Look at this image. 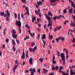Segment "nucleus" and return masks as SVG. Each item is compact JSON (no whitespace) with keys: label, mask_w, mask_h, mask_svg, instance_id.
Masks as SVG:
<instances>
[{"label":"nucleus","mask_w":75,"mask_h":75,"mask_svg":"<svg viewBox=\"0 0 75 75\" xmlns=\"http://www.w3.org/2000/svg\"><path fill=\"white\" fill-rule=\"evenodd\" d=\"M42 2H41V1H39V2H38V1L37 2V4H38L39 6H40V4H42Z\"/></svg>","instance_id":"obj_12"},{"label":"nucleus","mask_w":75,"mask_h":75,"mask_svg":"<svg viewBox=\"0 0 75 75\" xmlns=\"http://www.w3.org/2000/svg\"><path fill=\"white\" fill-rule=\"evenodd\" d=\"M12 36L13 35H15L16 34V32L15 31V30H13V31H12Z\"/></svg>","instance_id":"obj_7"},{"label":"nucleus","mask_w":75,"mask_h":75,"mask_svg":"<svg viewBox=\"0 0 75 75\" xmlns=\"http://www.w3.org/2000/svg\"><path fill=\"white\" fill-rule=\"evenodd\" d=\"M25 8L26 10V11L27 13H29V11L28 10V9H29V8H28L26 6Z\"/></svg>","instance_id":"obj_10"},{"label":"nucleus","mask_w":75,"mask_h":75,"mask_svg":"<svg viewBox=\"0 0 75 75\" xmlns=\"http://www.w3.org/2000/svg\"><path fill=\"white\" fill-rule=\"evenodd\" d=\"M20 14H18V20H20Z\"/></svg>","instance_id":"obj_17"},{"label":"nucleus","mask_w":75,"mask_h":75,"mask_svg":"<svg viewBox=\"0 0 75 75\" xmlns=\"http://www.w3.org/2000/svg\"><path fill=\"white\" fill-rule=\"evenodd\" d=\"M16 25L17 26H18V27H21V24L20 21H16Z\"/></svg>","instance_id":"obj_1"},{"label":"nucleus","mask_w":75,"mask_h":75,"mask_svg":"<svg viewBox=\"0 0 75 75\" xmlns=\"http://www.w3.org/2000/svg\"><path fill=\"white\" fill-rule=\"evenodd\" d=\"M67 21H68L67 20L65 21L64 23V24H65V25H66V24H67Z\"/></svg>","instance_id":"obj_57"},{"label":"nucleus","mask_w":75,"mask_h":75,"mask_svg":"<svg viewBox=\"0 0 75 75\" xmlns=\"http://www.w3.org/2000/svg\"><path fill=\"white\" fill-rule=\"evenodd\" d=\"M55 1H57V0H50V3H52L55 2Z\"/></svg>","instance_id":"obj_16"},{"label":"nucleus","mask_w":75,"mask_h":75,"mask_svg":"<svg viewBox=\"0 0 75 75\" xmlns=\"http://www.w3.org/2000/svg\"><path fill=\"white\" fill-rule=\"evenodd\" d=\"M12 49H13V51L14 52H15V51H16V49L15 47H14V45H13V47L12 48Z\"/></svg>","instance_id":"obj_18"},{"label":"nucleus","mask_w":75,"mask_h":75,"mask_svg":"<svg viewBox=\"0 0 75 75\" xmlns=\"http://www.w3.org/2000/svg\"><path fill=\"white\" fill-rule=\"evenodd\" d=\"M3 16H4L5 17H6V16H7V15L6 14H4V15H3Z\"/></svg>","instance_id":"obj_61"},{"label":"nucleus","mask_w":75,"mask_h":75,"mask_svg":"<svg viewBox=\"0 0 75 75\" xmlns=\"http://www.w3.org/2000/svg\"><path fill=\"white\" fill-rule=\"evenodd\" d=\"M74 42H75V39L74 37H73V43H74Z\"/></svg>","instance_id":"obj_51"},{"label":"nucleus","mask_w":75,"mask_h":75,"mask_svg":"<svg viewBox=\"0 0 75 75\" xmlns=\"http://www.w3.org/2000/svg\"><path fill=\"white\" fill-rule=\"evenodd\" d=\"M62 58V60L63 61V62H65V57H61Z\"/></svg>","instance_id":"obj_23"},{"label":"nucleus","mask_w":75,"mask_h":75,"mask_svg":"<svg viewBox=\"0 0 75 75\" xmlns=\"http://www.w3.org/2000/svg\"><path fill=\"white\" fill-rule=\"evenodd\" d=\"M16 42L18 44H19V41H18V40L16 39Z\"/></svg>","instance_id":"obj_56"},{"label":"nucleus","mask_w":75,"mask_h":75,"mask_svg":"<svg viewBox=\"0 0 75 75\" xmlns=\"http://www.w3.org/2000/svg\"><path fill=\"white\" fill-rule=\"evenodd\" d=\"M8 17H7L6 18V20L7 21H8V20H9V18H8Z\"/></svg>","instance_id":"obj_50"},{"label":"nucleus","mask_w":75,"mask_h":75,"mask_svg":"<svg viewBox=\"0 0 75 75\" xmlns=\"http://www.w3.org/2000/svg\"><path fill=\"white\" fill-rule=\"evenodd\" d=\"M46 37V36H45V34H44L42 35L41 38V39L42 40H44V39H45Z\"/></svg>","instance_id":"obj_6"},{"label":"nucleus","mask_w":75,"mask_h":75,"mask_svg":"<svg viewBox=\"0 0 75 75\" xmlns=\"http://www.w3.org/2000/svg\"><path fill=\"white\" fill-rule=\"evenodd\" d=\"M60 38H59H59H56V41H57V43H58V42H59V39Z\"/></svg>","instance_id":"obj_15"},{"label":"nucleus","mask_w":75,"mask_h":75,"mask_svg":"<svg viewBox=\"0 0 75 75\" xmlns=\"http://www.w3.org/2000/svg\"><path fill=\"white\" fill-rule=\"evenodd\" d=\"M53 57L52 59V60H54L55 59V56H54V54H53Z\"/></svg>","instance_id":"obj_45"},{"label":"nucleus","mask_w":75,"mask_h":75,"mask_svg":"<svg viewBox=\"0 0 75 75\" xmlns=\"http://www.w3.org/2000/svg\"><path fill=\"white\" fill-rule=\"evenodd\" d=\"M57 28H55L54 29V32H56V31H57Z\"/></svg>","instance_id":"obj_59"},{"label":"nucleus","mask_w":75,"mask_h":75,"mask_svg":"<svg viewBox=\"0 0 75 75\" xmlns=\"http://www.w3.org/2000/svg\"><path fill=\"white\" fill-rule=\"evenodd\" d=\"M36 20V17H34L32 18V21L33 23H34V20Z\"/></svg>","instance_id":"obj_13"},{"label":"nucleus","mask_w":75,"mask_h":75,"mask_svg":"<svg viewBox=\"0 0 75 75\" xmlns=\"http://www.w3.org/2000/svg\"><path fill=\"white\" fill-rule=\"evenodd\" d=\"M63 13H67V10H63Z\"/></svg>","instance_id":"obj_48"},{"label":"nucleus","mask_w":75,"mask_h":75,"mask_svg":"<svg viewBox=\"0 0 75 75\" xmlns=\"http://www.w3.org/2000/svg\"><path fill=\"white\" fill-rule=\"evenodd\" d=\"M57 62L54 61V60H52V63L53 64H55Z\"/></svg>","instance_id":"obj_46"},{"label":"nucleus","mask_w":75,"mask_h":75,"mask_svg":"<svg viewBox=\"0 0 75 75\" xmlns=\"http://www.w3.org/2000/svg\"><path fill=\"white\" fill-rule=\"evenodd\" d=\"M42 41L43 42L44 45H46V42H45V40H42Z\"/></svg>","instance_id":"obj_41"},{"label":"nucleus","mask_w":75,"mask_h":75,"mask_svg":"<svg viewBox=\"0 0 75 75\" xmlns=\"http://www.w3.org/2000/svg\"><path fill=\"white\" fill-rule=\"evenodd\" d=\"M61 70H62V69L60 67L59 71V72L62 73V74H63V73H64V72H63V71H61Z\"/></svg>","instance_id":"obj_26"},{"label":"nucleus","mask_w":75,"mask_h":75,"mask_svg":"<svg viewBox=\"0 0 75 75\" xmlns=\"http://www.w3.org/2000/svg\"><path fill=\"white\" fill-rule=\"evenodd\" d=\"M62 15H60L59 16H57V19H58L59 18H61V17H62Z\"/></svg>","instance_id":"obj_32"},{"label":"nucleus","mask_w":75,"mask_h":75,"mask_svg":"<svg viewBox=\"0 0 75 75\" xmlns=\"http://www.w3.org/2000/svg\"><path fill=\"white\" fill-rule=\"evenodd\" d=\"M70 3H71V5L72 7H73L74 8H75V4H74V2H73L72 1H71V2Z\"/></svg>","instance_id":"obj_5"},{"label":"nucleus","mask_w":75,"mask_h":75,"mask_svg":"<svg viewBox=\"0 0 75 75\" xmlns=\"http://www.w3.org/2000/svg\"><path fill=\"white\" fill-rule=\"evenodd\" d=\"M62 75H67V73L64 72V73H62Z\"/></svg>","instance_id":"obj_49"},{"label":"nucleus","mask_w":75,"mask_h":75,"mask_svg":"<svg viewBox=\"0 0 75 75\" xmlns=\"http://www.w3.org/2000/svg\"><path fill=\"white\" fill-rule=\"evenodd\" d=\"M64 50H65L66 54H68V50L65 48L64 49Z\"/></svg>","instance_id":"obj_42"},{"label":"nucleus","mask_w":75,"mask_h":75,"mask_svg":"<svg viewBox=\"0 0 75 75\" xmlns=\"http://www.w3.org/2000/svg\"><path fill=\"white\" fill-rule=\"evenodd\" d=\"M40 71H41V69H38V73H39V74H40Z\"/></svg>","instance_id":"obj_39"},{"label":"nucleus","mask_w":75,"mask_h":75,"mask_svg":"<svg viewBox=\"0 0 75 75\" xmlns=\"http://www.w3.org/2000/svg\"><path fill=\"white\" fill-rule=\"evenodd\" d=\"M29 38H30L29 37L26 36V38H24V40H26L27 39H29Z\"/></svg>","instance_id":"obj_29"},{"label":"nucleus","mask_w":75,"mask_h":75,"mask_svg":"<svg viewBox=\"0 0 75 75\" xmlns=\"http://www.w3.org/2000/svg\"><path fill=\"white\" fill-rule=\"evenodd\" d=\"M17 64H15V66L13 68V69H16V68H17Z\"/></svg>","instance_id":"obj_44"},{"label":"nucleus","mask_w":75,"mask_h":75,"mask_svg":"<svg viewBox=\"0 0 75 75\" xmlns=\"http://www.w3.org/2000/svg\"><path fill=\"white\" fill-rule=\"evenodd\" d=\"M72 10H73L72 8H71L68 11L69 14H71H71L72 13Z\"/></svg>","instance_id":"obj_9"},{"label":"nucleus","mask_w":75,"mask_h":75,"mask_svg":"<svg viewBox=\"0 0 75 75\" xmlns=\"http://www.w3.org/2000/svg\"><path fill=\"white\" fill-rule=\"evenodd\" d=\"M6 13L8 17H10V13H9V12H8V9L7 10Z\"/></svg>","instance_id":"obj_11"},{"label":"nucleus","mask_w":75,"mask_h":75,"mask_svg":"<svg viewBox=\"0 0 75 75\" xmlns=\"http://www.w3.org/2000/svg\"><path fill=\"white\" fill-rule=\"evenodd\" d=\"M21 27H18L19 30V33H21V29L20 28Z\"/></svg>","instance_id":"obj_35"},{"label":"nucleus","mask_w":75,"mask_h":75,"mask_svg":"<svg viewBox=\"0 0 75 75\" xmlns=\"http://www.w3.org/2000/svg\"><path fill=\"white\" fill-rule=\"evenodd\" d=\"M26 57L27 58H28V53H26Z\"/></svg>","instance_id":"obj_63"},{"label":"nucleus","mask_w":75,"mask_h":75,"mask_svg":"<svg viewBox=\"0 0 75 75\" xmlns=\"http://www.w3.org/2000/svg\"><path fill=\"white\" fill-rule=\"evenodd\" d=\"M32 59H33L32 58V57H31L29 59V63L31 65V64H32V62H33Z\"/></svg>","instance_id":"obj_4"},{"label":"nucleus","mask_w":75,"mask_h":75,"mask_svg":"<svg viewBox=\"0 0 75 75\" xmlns=\"http://www.w3.org/2000/svg\"><path fill=\"white\" fill-rule=\"evenodd\" d=\"M73 20L74 21H75V16H74V17L73 18Z\"/></svg>","instance_id":"obj_64"},{"label":"nucleus","mask_w":75,"mask_h":75,"mask_svg":"<svg viewBox=\"0 0 75 75\" xmlns=\"http://www.w3.org/2000/svg\"><path fill=\"white\" fill-rule=\"evenodd\" d=\"M27 72H28V69L25 70V73H27Z\"/></svg>","instance_id":"obj_60"},{"label":"nucleus","mask_w":75,"mask_h":75,"mask_svg":"<svg viewBox=\"0 0 75 75\" xmlns=\"http://www.w3.org/2000/svg\"><path fill=\"white\" fill-rule=\"evenodd\" d=\"M43 70L45 72V73H47V72L48 71V70L45 69L44 68H43Z\"/></svg>","instance_id":"obj_20"},{"label":"nucleus","mask_w":75,"mask_h":75,"mask_svg":"<svg viewBox=\"0 0 75 75\" xmlns=\"http://www.w3.org/2000/svg\"><path fill=\"white\" fill-rule=\"evenodd\" d=\"M33 49L34 50V51H35V50H37V46H35Z\"/></svg>","instance_id":"obj_36"},{"label":"nucleus","mask_w":75,"mask_h":75,"mask_svg":"<svg viewBox=\"0 0 75 75\" xmlns=\"http://www.w3.org/2000/svg\"><path fill=\"white\" fill-rule=\"evenodd\" d=\"M56 51H57V55L58 57H59V56L60 55V53H59V52H58V51H57V50H56Z\"/></svg>","instance_id":"obj_27"},{"label":"nucleus","mask_w":75,"mask_h":75,"mask_svg":"<svg viewBox=\"0 0 75 75\" xmlns=\"http://www.w3.org/2000/svg\"><path fill=\"white\" fill-rule=\"evenodd\" d=\"M12 36L13 37V38H16L17 37V35H13V36Z\"/></svg>","instance_id":"obj_30"},{"label":"nucleus","mask_w":75,"mask_h":75,"mask_svg":"<svg viewBox=\"0 0 75 75\" xmlns=\"http://www.w3.org/2000/svg\"><path fill=\"white\" fill-rule=\"evenodd\" d=\"M34 72H33V71H32V72H31V75H34Z\"/></svg>","instance_id":"obj_54"},{"label":"nucleus","mask_w":75,"mask_h":75,"mask_svg":"<svg viewBox=\"0 0 75 75\" xmlns=\"http://www.w3.org/2000/svg\"><path fill=\"white\" fill-rule=\"evenodd\" d=\"M46 18L48 20H51V17L50 16H47V18Z\"/></svg>","instance_id":"obj_28"},{"label":"nucleus","mask_w":75,"mask_h":75,"mask_svg":"<svg viewBox=\"0 0 75 75\" xmlns=\"http://www.w3.org/2000/svg\"><path fill=\"white\" fill-rule=\"evenodd\" d=\"M32 70H33V71L34 72H36V71L35 70V68H33Z\"/></svg>","instance_id":"obj_43"},{"label":"nucleus","mask_w":75,"mask_h":75,"mask_svg":"<svg viewBox=\"0 0 75 75\" xmlns=\"http://www.w3.org/2000/svg\"><path fill=\"white\" fill-rule=\"evenodd\" d=\"M55 69H56V71H57L58 69V68H59V67L58 66H56L55 67Z\"/></svg>","instance_id":"obj_33"},{"label":"nucleus","mask_w":75,"mask_h":75,"mask_svg":"<svg viewBox=\"0 0 75 75\" xmlns=\"http://www.w3.org/2000/svg\"><path fill=\"white\" fill-rule=\"evenodd\" d=\"M52 71H53V70L55 71V67H54V66L53 65H52Z\"/></svg>","instance_id":"obj_24"},{"label":"nucleus","mask_w":75,"mask_h":75,"mask_svg":"<svg viewBox=\"0 0 75 75\" xmlns=\"http://www.w3.org/2000/svg\"><path fill=\"white\" fill-rule=\"evenodd\" d=\"M29 50L30 52H33L34 51V50H33V49L31 48H29Z\"/></svg>","instance_id":"obj_14"},{"label":"nucleus","mask_w":75,"mask_h":75,"mask_svg":"<svg viewBox=\"0 0 75 75\" xmlns=\"http://www.w3.org/2000/svg\"><path fill=\"white\" fill-rule=\"evenodd\" d=\"M14 14L15 18H17V14L15 13H14Z\"/></svg>","instance_id":"obj_37"},{"label":"nucleus","mask_w":75,"mask_h":75,"mask_svg":"<svg viewBox=\"0 0 75 75\" xmlns=\"http://www.w3.org/2000/svg\"><path fill=\"white\" fill-rule=\"evenodd\" d=\"M0 14L1 16H3L4 14V12H1L0 13Z\"/></svg>","instance_id":"obj_22"},{"label":"nucleus","mask_w":75,"mask_h":75,"mask_svg":"<svg viewBox=\"0 0 75 75\" xmlns=\"http://www.w3.org/2000/svg\"><path fill=\"white\" fill-rule=\"evenodd\" d=\"M57 28L58 30H59L60 28H61V26L60 25L59 27H57Z\"/></svg>","instance_id":"obj_34"},{"label":"nucleus","mask_w":75,"mask_h":75,"mask_svg":"<svg viewBox=\"0 0 75 75\" xmlns=\"http://www.w3.org/2000/svg\"><path fill=\"white\" fill-rule=\"evenodd\" d=\"M30 35H31V37H33V38H34V36L33 35V34L32 33H30Z\"/></svg>","instance_id":"obj_53"},{"label":"nucleus","mask_w":75,"mask_h":75,"mask_svg":"<svg viewBox=\"0 0 75 75\" xmlns=\"http://www.w3.org/2000/svg\"><path fill=\"white\" fill-rule=\"evenodd\" d=\"M72 66L70 67H69L70 70V74H74V75H75V72H74L72 70Z\"/></svg>","instance_id":"obj_2"},{"label":"nucleus","mask_w":75,"mask_h":75,"mask_svg":"<svg viewBox=\"0 0 75 75\" xmlns=\"http://www.w3.org/2000/svg\"><path fill=\"white\" fill-rule=\"evenodd\" d=\"M40 18H38L37 19V22H40Z\"/></svg>","instance_id":"obj_62"},{"label":"nucleus","mask_w":75,"mask_h":75,"mask_svg":"<svg viewBox=\"0 0 75 75\" xmlns=\"http://www.w3.org/2000/svg\"><path fill=\"white\" fill-rule=\"evenodd\" d=\"M6 42H8V41H9V40H8V38H7L6 39Z\"/></svg>","instance_id":"obj_40"},{"label":"nucleus","mask_w":75,"mask_h":75,"mask_svg":"<svg viewBox=\"0 0 75 75\" xmlns=\"http://www.w3.org/2000/svg\"><path fill=\"white\" fill-rule=\"evenodd\" d=\"M52 18L53 19V20H54V21H55V20H57V16H54L53 18Z\"/></svg>","instance_id":"obj_19"},{"label":"nucleus","mask_w":75,"mask_h":75,"mask_svg":"<svg viewBox=\"0 0 75 75\" xmlns=\"http://www.w3.org/2000/svg\"><path fill=\"white\" fill-rule=\"evenodd\" d=\"M2 46H3V49H4V48H5V45L4 44L3 45H2Z\"/></svg>","instance_id":"obj_58"},{"label":"nucleus","mask_w":75,"mask_h":75,"mask_svg":"<svg viewBox=\"0 0 75 75\" xmlns=\"http://www.w3.org/2000/svg\"><path fill=\"white\" fill-rule=\"evenodd\" d=\"M29 71H30V72H33V69L31 68H30L29 69Z\"/></svg>","instance_id":"obj_55"},{"label":"nucleus","mask_w":75,"mask_h":75,"mask_svg":"<svg viewBox=\"0 0 75 75\" xmlns=\"http://www.w3.org/2000/svg\"><path fill=\"white\" fill-rule=\"evenodd\" d=\"M39 61H40V62L41 63H42V62H43V60H44L43 59H42L41 58H40L39 59Z\"/></svg>","instance_id":"obj_31"},{"label":"nucleus","mask_w":75,"mask_h":75,"mask_svg":"<svg viewBox=\"0 0 75 75\" xmlns=\"http://www.w3.org/2000/svg\"><path fill=\"white\" fill-rule=\"evenodd\" d=\"M59 38H60V39H61V40H62V41H64V40H65V39L64 38H62L61 36L59 37Z\"/></svg>","instance_id":"obj_21"},{"label":"nucleus","mask_w":75,"mask_h":75,"mask_svg":"<svg viewBox=\"0 0 75 75\" xmlns=\"http://www.w3.org/2000/svg\"><path fill=\"white\" fill-rule=\"evenodd\" d=\"M35 45V43L33 42L32 43L31 45L32 47H34V45Z\"/></svg>","instance_id":"obj_38"},{"label":"nucleus","mask_w":75,"mask_h":75,"mask_svg":"<svg viewBox=\"0 0 75 75\" xmlns=\"http://www.w3.org/2000/svg\"><path fill=\"white\" fill-rule=\"evenodd\" d=\"M24 58H25L24 56L22 55L21 56V58H22V59H24Z\"/></svg>","instance_id":"obj_47"},{"label":"nucleus","mask_w":75,"mask_h":75,"mask_svg":"<svg viewBox=\"0 0 75 75\" xmlns=\"http://www.w3.org/2000/svg\"><path fill=\"white\" fill-rule=\"evenodd\" d=\"M17 62H18V60H16V61L15 62L16 65H17Z\"/></svg>","instance_id":"obj_52"},{"label":"nucleus","mask_w":75,"mask_h":75,"mask_svg":"<svg viewBox=\"0 0 75 75\" xmlns=\"http://www.w3.org/2000/svg\"><path fill=\"white\" fill-rule=\"evenodd\" d=\"M48 16H49V17H50V16L51 17H52V13H51V12L50 11H49L48 13V14H47Z\"/></svg>","instance_id":"obj_3"},{"label":"nucleus","mask_w":75,"mask_h":75,"mask_svg":"<svg viewBox=\"0 0 75 75\" xmlns=\"http://www.w3.org/2000/svg\"><path fill=\"white\" fill-rule=\"evenodd\" d=\"M70 25H71V26H73V27H75V24H73V23H72V21H71V24Z\"/></svg>","instance_id":"obj_25"},{"label":"nucleus","mask_w":75,"mask_h":75,"mask_svg":"<svg viewBox=\"0 0 75 75\" xmlns=\"http://www.w3.org/2000/svg\"><path fill=\"white\" fill-rule=\"evenodd\" d=\"M60 56L61 58H62L63 57H65V54L64 53H61L60 54Z\"/></svg>","instance_id":"obj_8"}]
</instances>
